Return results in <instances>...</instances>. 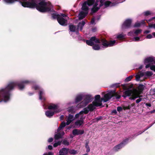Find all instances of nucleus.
<instances>
[{"label": "nucleus", "mask_w": 155, "mask_h": 155, "mask_svg": "<svg viewBox=\"0 0 155 155\" xmlns=\"http://www.w3.org/2000/svg\"><path fill=\"white\" fill-rule=\"evenodd\" d=\"M34 83V81L27 80L22 81L20 83L17 81L9 82L5 87L0 89V103L2 101L7 102L10 100L11 96L10 92L13 90L17 85L20 90H22L25 88V84L33 85Z\"/></svg>", "instance_id": "f257e3e1"}, {"label": "nucleus", "mask_w": 155, "mask_h": 155, "mask_svg": "<svg viewBox=\"0 0 155 155\" xmlns=\"http://www.w3.org/2000/svg\"><path fill=\"white\" fill-rule=\"evenodd\" d=\"M4 2L7 4H11L19 1L24 7L36 8L40 12H44L51 10L52 5L49 2L42 1L37 4L36 0H3Z\"/></svg>", "instance_id": "f03ea898"}, {"label": "nucleus", "mask_w": 155, "mask_h": 155, "mask_svg": "<svg viewBox=\"0 0 155 155\" xmlns=\"http://www.w3.org/2000/svg\"><path fill=\"white\" fill-rule=\"evenodd\" d=\"M114 96L117 99H119L120 97V95L114 91H108L104 95L103 98H101L99 95H96L94 97V100L92 103L89 104L87 107L84 108L85 113H88L89 111L93 110L96 107L102 106V101L104 102H106Z\"/></svg>", "instance_id": "7ed1b4c3"}, {"label": "nucleus", "mask_w": 155, "mask_h": 155, "mask_svg": "<svg viewBox=\"0 0 155 155\" xmlns=\"http://www.w3.org/2000/svg\"><path fill=\"white\" fill-rule=\"evenodd\" d=\"M144 85L142 84H140L138 87V90L131 89L127 90L124 92V95L123 97L125 98L127 96H131L130 98L131 99L134 100L139 97L140 94L143 90L144 88Z\"/></svg>", "instance_id": "20e7f679"}, {"label": "nucleus", "mask_w": 155, "mask_h": 155, "mask_svg": "<svg viewBox=\"0 0 155 155\" xmlns=\"http://www.w3.org/2000/svg\"><path fill=\"white\" fill-rule=\"evenodd\" d=\"M105 0H97L93 8L91 9V13H94L97 11L100 7L104 5V7H107L109 6H114L117 4L116 3H111L109 1H106L104 2Z\"/></svg>", "instance_id": "39448f33"}, {"label": "nucleus", "mask_w": 155, "mask_h": 155, "mask_svg": "<svg viewBox=\"0 0 155 155\" xmlns=\"http://www.w3.org/2000/svg\"><path fill=\"white\" fill-rule=\"evenodd\" d=\"M52 17L54 19L57 18L58 21L60 25L62 26L67 25L68 17L65 14H54L52 15Z\"/></svg>", "instance_id": "423d86ee"}, {"label": "nucleus", "mask_w": 155, "mask_h": 155, "mask_svg": "<svg viewBox=\"0 0 155 155\" xmlns=\"http://www.w3.org/2000/svg\"><path fill=\"white\" fill-rule=\"evenodd\" d=\"M87 113H85V110L84 108L83 110L79 113L75 114V117L76 119H78L75 122V125L77 127H79L84 123V120L85 118V116L84 114H86Z\"/></svg>", "instance_id": "0eeeda50"}, {"label": "nucleus", "mask_w": 155, "mask_h": 155, "mask_svg": "<svg viewBox=\"0 0 155 155\" xmlns=\"http://www.w3.org/2000/svg\"><path fill=\"white\" fill-rule=\"evenodd\" d=\"M48 109L50 110H53L54 111L48 110L45 112L46 115L49 118L53 116L54 113L60 112L61 110L59 109V106L58 104H51L48 107Z\"/></svg>", "instance_id": "6e6552de"}, {"label": "nucleus", "mask_w": 155, "mask_h": 155, "mask_svg": "<svg viewBox=\"0 0 155 155\" xmlns=\"http://www.w3.org/2000/svg\"><path fill=\"white\" fill-rule=\"evenodd\" d=\"M83 98L84 100L78 104V108H81L86 106L92 101L93 99L91 95L89 94L85 95L84 94Z\"/></svg>", "instance_id": "1a4fd4ad"}, {"label": "nucleus", "mask_w": 155, "mask_h": 155, "mask_svg": "<svg viewBox=\"0 0 155 155\" xmlns=\"http://www.w3.org/2000/svg\"><path fill=\"white\" fill-rule=\"evenodd\" d=\"M82 9L84 11H81L80 12L78 15V19L81 20L84 18L88 13V8L87 6L86 2H84L82 5Z\"/></svg>", "instance_id": "9d476101"}, {"label": "nucleus", "mask_w": 155, "mask_h": 155, "mask_svg": "<svg viewBox=\"0 0 155 155\" xmlns=\"http://www.w3.org/2000/svg\"><path fill=\"white\" fill-rule=\"evenodd\" d=\"M153 74L151 71H148L145 72H143L142 71L139 72L138 74L136 75V80L137 81H140V78L143 76L145 78H149Z\"/></svg>", "instance_id": "9b49d317"}, {"label": "nucleus", "mask_w": 155, "mask_h": 155, "mask_svg": "<svg viewBox=\"0 0 155 155\" xmlns=\"http://www.w3.org/2000/svg\"><path fill=\"white\" fill-rule=\"evenodd\" d=\"M32 88L34 89L35 90H39V99L41 100H45V98L44 97V95L45 94V92L44 90L41 88L39 86L37 85H34L32 87Z\"/></svg>", "instance_id": "f8f14e48"}, {"label": "nucleus", "mask_w": 155, "mask_h": 155, "mask_svg": "<svg viewBox=\"0 0 155 155\" xmlns=\"http://www.w3.org/2000/svg\"><path fill=\"white\" fill-rule=\"evenodd\" d=\"M101 42L102 43V45L103 47L105 48L113 46L116 44H117L116 41L115 40L110 41L108 42L106 40L103 39L101 40Z\"/></svg>", "instance_id": "ddd939ff"}, {"label": "nucleus", "mask_w": 155, "mask_h": 155, "mask_svg": "<svg viewBox=\"0 0 155 155\" xmlns=\"http://www.w3.org/2000/svg\"><path fill=\"white\" fill-rule=\"evenodd\" d=\"M100 43L99 40L96 38L95 37H92L90 38L89 40L86 41V44L90 46H92L93 45L99 44Z\"/></svg>", "instance_id": "4468645a"}, {"label": "nucleus", "mask_w": 155, "mask_h": 155, "mask_svg": "<svg viewBox=\"0 0 155 155\" xmlns=\"http://www.w3.org/2000/svg\"><path fill=\"white\" fill-rule=\"evenodd\" d=\"M153 62L155 64V58L153 57H150L145 58L144 63L146 65V68H149L151 65V63Z\"/></svg>", "instance_id": "2eb2a0df"}, {"label": "nucleus", "mask_w": 155, "mask_h": 155, "mask_svg": "<svg viewBox=\"0 0 155 155\" xmlns=\"http://www.w3.org/2000/svg\"><path fill=\"white\" fill-rule=\"evenodd\" d=\"M128 140L126 139L119 144L115 146L113 148L114 151H117L124 147L128 143Z\"/></svg>", "instance_id": "dca6fc26"}, {"label": "nucleus", "mask_w": 155, "mask_h": 155, "mask_svg": "<svg viewBox=\"0 0 155 155\" xmlns=\"http://www.w3.org/2000/svg\"><path fill=\"white\" fill-rule=\"evenodd\" d=\"M132 20L131 19H127L126 20L122 25V29H124L129 28L131 25Z\"/></svg>", "instance_id": "f3484780"}, {"label": "nucleus", "mask_w": 155, "mask_h": 155, "mask_svg": "<svg viewBox=\"0 0 155 155\" xmlns=\"http://www.w3.org/2000/svg\"><path fill=\"white\" fill-rule=\"evenodd\" d=\"M75 119V117L71 114H69L66 117V124L67 125H69Z\"/></svg>", "instance_id": "a211bd4d"}, {"label": "nucleus", "mask_w": 155, "mask_h": 155, "mask_svg": "<svg viewBox=\"0 0 155 155\" xmlns=\"http://www.w3.org/2000/svg\"><path fill=\"white\" fill-rule=\"evenodd\" d=\"M69 30L70 31L69 33L71 35V32H76V34L78 36L79 35V33L78 32H77L78 31V29H77V28H76V26L75 25H74L72 24H70L69 25Z\"/></svg>", "instance_id": "6ab92c4d"}, {"label": "nucleus", "mask_w": 155, "mask_h": 155, "mask_svg": "<svg viewBox=\"0 0 155 155\" xmlns=\"http://www.w3.org/2000/svg\"><path fill=\"white\" fill-rule=\"evenodd\" d=\"M84 94L80 93L77 95L75 99V102L76 103L80 101L83 98Z\"/></svg>", "instance_id": "aec40b11"}, {"label": "nucleus", "mask_w": 155, "mask_h": 155, "mask_svg": "<svg viewBox=\"0 0 155 155\" xmlns=\"http://www.w3.org/2000/svg\"><path fill=\"white\" fill-rule=\"evenodd\" d=\"M68 152V149L63 148L60 149L59 151V155H67Z\"/></svg>", "instance_id": "412c9836"}, {"label": "nucleus", "mask_w": 155, "mask_h": 155, "mask_svg": "<svg viewBox=\"0 0 155 155\" xmlns=\"http://www.w3.org/2000/svg\"><path fill=\"white\" fill-rule=\"evenodd\" d=\"M84 133V131L83 130L77 129H74L72 131V134L74 135L82 134Z\"/></svg>", "instance_id": "4be33fe9"}, {"label": "nucleus", "mask_w": 155, "mask_h": 155, "mask_svg": "<svg viewBox=\"0 0 155 155\" xmlns=\"http://www.w3.org/2000/svg\"><path fill=\"white\" fill-rule=\"evenodd\" d=\"M142 31L141 29H138L135 30L134 32L131 31L128 33V35L129 36L134 35V34H135V35H137L141 33Z\"/></svg>", "instance_id": "5701e85b"}, {"label": "nucleus", "mask_w": 155, "mask_h": 155, "mask_svg": "<svg viewBox=\"0 0 155 155\" xmlns=\"http://www.w3.org/2000/svg\"><path fill=\"white\" fill-rule=\"evenodd\" d=\"M85 24V22L84 21H82L81 22H79L77 25V29H78V31L79 30L81 31Z\"/></svg>", "instance_id": "b1692460"}, {"label": "nucleus", "mask_w": 155, "mask_h": 155, "mask_svg": "<svg viewBox=\"0 0 155 155\" xmlns=\"http://www.w3.org/2000/svg\"><path fill=\"white\" fill-rule=\"evenodd\" d=\"M76 107H71L68 108L67 110L68 112L71 113H74L76 110Z\"/></svg>", "instance_id": "393cba45"}, {"label": "nucleus", "mask_w": 155, "mask_h": 155, "mask_svg": "<svg viewBox=\"0 0 155 155\" xmlns=\"http://www.w3.org/2000/svg\"><path fill=\"white\" fill-rule=\"evenodd\" d=\"M64 134V132H62L61 133H58L55 135L54 137L56 140L62 137V136Z\"/></svg>", "instance_id": "a878e982"}, {"label": "nucleus", "mask_w": 155, "mask_h": 155, "mask_svg": "<svg viewBox=\"0 0 155 155\" xmlns=\"http://www.w3.org/2000/svg\"><path fill=\"white\" fill-rule=\"evenodd\" d=\"M95 0H87V1L85 2H84L86 3L87 6H90L92 5L94 3Z\"/></svg>", "instance_id": "bb28decb"}, {"label": "nucleus", "mask_w": 155, "mask_h": 155, "mask_svg": "<svg viewBox=\"0 0 155 155\" xmlns=\"http://www.w3.org/2000/svg\"><path fill=\"white\" fill-rule=\"evenodd\" d=\"M66 125V123L64 122H63L61 124L60 126L57 129V132H58L60 130L64 127Z\"/></svg>", "instance_id": "cd10ccee"}, {"label": "nucleus", "mask_w": 155, "mask_h": 155, "mask_svg": "<svg viewBox=\"0 0 155 155\" xmlns=\"http://www.w3.org/2000/svg\"><path fill=\"white\" fill-rule=\"evenodd\" d=\"M92 47L93 49L95 50H99L101 49V47L98 44H97L95 45H93Z\"/></svg>", "instance_id": "c85d7f7f"}, {"label": "nucleus", "mask_w": 155, "mask_h": 155, "mask_svg": "<svg viewBox=\"0 0 155 155\" xmlns=\"http://www.w3.org/2000/svg\"><path fill=\"white\" fill-rule=\"evenodd\" d=\"M152 14V12L149 11H147L144 12L143 13V14L145 16H147L150 15Z\"/></svg>", "instance_id": "c756f323"}, {"label": "nucleus", "mask_w": 155, "mask_h": 155, "mask_svg": "<svg viewBox=\"0 0 155 155\" xmlns=\"http://www.w3.org/2000/svg\"><path fill=\"white\" fill-rule=\"evenodd\" d=\"M125 37V35L123 34H120L116 35V38L119 39L123 38Z\"/></svg>", "instance_id": "7c9ffc66"}, {"label": "nucleus", "mask_w": 155, "mask_h": 155, "mask_svg": "<svg viewBox=\"0 0 155 155\" xmlns=\"http://www.w3.org/2000/svg\"><path fill=\"white\" fill-rule=\"evenodd\" d=\"M71 154H75L77 153V151L72 149V150H69L68 149V152Z\"/></svg>", "instance_id": "2f4dec72"}, {"label": "nucleus", "mask_w": 155, "mask_h": 155, "mask_svg": "<svg viewBox=\"0 0 155 155\" xmlns=\"http://www.w3.org/2000/svg\"><path fill=\"white\" fill-rule=\"evenodd\" d=\"M132 78H133L132 76H130L127 78L125 80V82H127L129 81H130L131 80V79H132Z\"/></svg>", "instance_id": "473e14b6"}, {"label": "nucleus", "mask_w": 155, "mask_h": 155, "mask_svg": "<svg viewBox=\"0 0 155 155\" xmlns=\"http://www.w3.org/2000/svg\"><path fill=\"white\" fill-rule=\"evenodd\" d=\"M61 141H58L56 143H55L53 145L54 147H55L58 146V145H59L61 144Z\"/></svg>", "instance_id": "72a5a7b5"}, {"label": "nucleus", "mask_w": 155, "mask_h": 155, "mask_svg": "<svg viewBox=\"0 0 155 155\" xmlns=\"http://www.w3.org/2000/svg\"><path fill=\"white\" fill-rule=\"evenodd\" d=\"M134 41H141L140 38L138 37H135L134 38Z\"/></svg>", "instance_id": "f704fd0d"}, {"label": "nucleus", "mask_w": 155, "mask_h": 155, "mask_svg": "<svg viewBox=\"0 0 155 155\" xmlns=\"http://www.w3.org/2000/svg\"><path fill=\"white\" fill-rule=\"evenodd\" d=\"M63 143L66 146H68L69 145V142L66 140H64L63 141Z\"/></svg>", "instance_id": "c9c22d12"}, {"label": "nucleus", "mask_w": 155, "mask_h": 155, "mask_svg": "<svg viewBox=\"0 0 155 155\" xmlns=\"http://www.w3.org/2000/svg\"><path fill=\"white\" fill-rule=\"evenodd\" d=\"M141 25V24H140V22H137V23H136L134 26V27H140V25Z\"/></svg>", "instance_id": "e433bc0d"}, {"label": "nucleus", "mask_w": 155, "mask_h": 155, "mask_svg": "<svg viewBox=\"0 0 155 155\" xmlns=\"http://www.w3.org/2000/svg\"><path fill=\"white\" fill-rule=\"evenodd\" d=\"M85 147L86 149V152H89L90 151V148L89 145L85 146Z\"/></svg>", "instance_id": "4c0bfd02"}, {"label": "nucleus", "mask_w": 155, "mask_h": 155, "mask_svg": "<svg viewBox=\"0 0 155 155\" xmlns=\"http://www.w3.org/2000/svg\"><path fill=\"white\" fill-rule=\"evenodd\" d=\"M149 67L150 68V69L151 70L155 72V65H151Z\"/></svg>", "instance_id": "58836bf2"}, {"label": "nucleus", "mask_w": 155, "mask_h": 155, "mask_svg": "<svg viewBox=\"0 0 155 155\" xmlns=\"http://www.w3.org/2000/svg\"><path fill=\"white\" fill-rule=\"evenodd\" d=\"M153 38V36L151 34H149L146 36V38L147 39H151Z\"/></svg>", "instance_id": "ea45409f"}, {"label": "nucleus", "mask_w": 155, "mask_h": 155, "mask_svg": "<svg viewBox=\"0 0 155 155\" xmlns=\"http://www.w3.org/2000/svg\"><path fill=\"white\" fill-rule=\"evenodd\" d=\"M150 28H153L155 29V23L154 24H150L149 26Z\"/></svg>", "instance_id": "a19ab883"}, {"label": "nucleus", "mask_w": 155, "mask_h": 155, "mask_svg": "<svg viewBox=\"0 0 155 155\" xmlns=\"http://www.w3.org/2000/svg\"><path fill=\"white\" fill-rule=\"evenodd\" d=\"M122 110V108L120 107H118L117 108V110L118 111L120 112Z\"/></svg>", "instance_id": "79ce46f5"}, {"label": "nucleus", "mask_w": 155, "mask_h": 155, "mask_svg": "<svg viewBox=\"0 0 155 155\" xmlns=\"http://www.w3.org/2000/svg\"><path fill=\"white\" fill-rule=\"evenodd\" d=\"M89 143V140H85V146L86 145H88V144Z\"/></svg>", "instance_id": "37998d69"}, {"label": "nucleus", "mask_w": 155, "mask_h": 155, "mask_svg": "<svg viewBox=\"0 0 155 155\" xmlns=\"http://www.w3.org/2000/svg\"><path fill=\"white\" fill-rule=\"evenodd\" d=\"M142 100V99L141 98H139L136 101V102L137 103H139L140 101H141Z\"/></svg>", "instance_id": "c03bdc74"}, {"label": "nucleus", "mask_w": 155, "mask_h": 155, "mask_svg": "<svg viewBox=\"0 0 155 155\" xmlns=\"http://www.w3.org/2000/svg\"><path fill=\"white\" fill-rule=\"evenodd\" d=\"M53 140V139L52 138H50L48 140V142L49 143L52 142Z\"/></svg>", "instance_id": "a18cd8bd"}, {"label": "nucleus", "mask_w": 155, "mask_h": 155, "mask_svg": "<svg viewBox=\"0 0 155 155\" xmlns=\"http://www.w3.org/2000/svg\"><path fill=\"white\" fill-rule=\"evenodd\" d=\"M94 20L95 19L94 18H93L91 21V24H95V23H94Z\"/></svg>", "instance_id": "49530a36"}, {"label": "nucleus", "mask_w": 155, "mask_h": 155, "mask_svg": "<svg viewBox=\"0 0 155 155\" xmlns=\"http://www.w3.org/2000/svg\"><path fill=\"white\" fill-rule=\"evenodd\" d=\"M64 118V116L63 115H61L60 117V119L61 120H62Z\"/></svg>", "instance_id": "de8ad7c7"}, {"label": "nucleus", "mask_w": 155, "mask_h": 155, "mask_svg": "<svg viewBox=\"0 0 155 155\" xmlns=\"http://www.w3.org/2000/svg\"><path fill=\"white\" fill-rule=\"evenodd\" d=\"M48 148L49 150H51L52 149V147L51 145H49L48 146Z\"/></svg>", "instance_id": "09e8293b"}, {"label": "nucleus", "mask_w": 155, "mask_h": 155, "mask_svg": "<svg viewBox=\"0 0 155 155\" xmlns=\"http://www.w3.org/2000/svg\"><path fill=\"white\" fill-rule=\"evenodd\" d=\"M153 125V124H152L150 127H148L147 129H145L143 131L141 132V133H140L138 135L141 134L142 133L144 132L145 130H146L148 129L151 126H152Z\"/></svg>", "instance_id": "8fccbe9b"}, {"label": "nucleus", "mask_w": 155, "mask_h": 155, "mask_svg": "<svg viewBox=\"0 0 155 155\" xmlns=\"http://www.w3.org/2000/svg\"><path fill=\"white\" fill-rule=\"evenodd\" d=\"M97 30V28H93L92 30V31L93 32H94L95 31H96Z\"/></svg>", "instance_id": "3c124183"}, {"label": "nucleus", "mask_w": 155, "mask_h": 155, "mask_svg": "<svg viewBox=\"0 0 155 155\" xmlns=\"http://www.w3.org/2000/svg\"><path fill=\"white\" fill-rule=\"evenodd\" d=\"M140 24H141V25H142V24H144L145 23V21H144V20H142L140 22Z\"/></svg>", "instance_id": "603ef678"}, {"label": "nucleus", "mask_w": 155, "mask_h": 155, "mask_svg": "<svg viewBox=\"0 0 155 155\" xmlns=\"http://www.w3.org/2000/svg\"><path fill=\"white\" fill-rule=\"evenodd\" d=\"M150 31H148V30H147V31H144V33H145V34H148L150 32Z\"/></svg>", "instance_id": "864d4df0"}, {"label": "nucleus", "mask_w": 155, "mask_h": 155, "mask_svg": "<svg viewBox=\"0 0 155 155\" xmlns=\"http://www.w3.org/2000/svg\"><path fill=\"white\" fill-rule=\"evenodd\" d=\"M147 106H149V107H150L151 106V104H148V103H146L145 104Z\"/></svg>", "instance_id": "5fc2aeb1"}, {"label": "nucleus", "mask_w": 155, "mask_h": 155, "mask_svg": "<svg viewBox=\"0 0 155 155\" xmlns=\"http://www.w3.org/2000/svg\"><path fill=\"white\" fill-rule=\"evenodd\" d=\"M53 153L52 152H49L48 153V155H53Z\"/></svg>", "instance_id": "6e6d98bb"}, {"label": "nucleus", "mask_w": 155, "mask_h": 155, "mask_svg": "<svg viewBox=\"0 0 155 155\" xmlns=\"http://www.w3.org/2000/svg\"><path fill=\"white\" fill-rule=\"evenodd\" d=\"M143 67V65H140L139 66V69H141Z\"/></svg>", "instance_id": "4d7b16f0"}, {"label": "nucleus", "mask_w": 155, "mask_h": 155, "mask_svg": "<svg viewBox=\"0 0 155 155\" xmlns=\"http://www.w3.org/2000/svg\"><path fill=\"white\" fill-rule=\"evenodd\" d=\"M113 112L116 114L117 113V111L116 110H114L113 111Z\"/></svg>", "instance_id": "13d9d810"}, {"label": "nucleus", "mask_w": 155, "mask_h": 155, "mask_svg": "<svg viewBox=\"0 0 155 155\" xmlns=\"http://www.w3.org/2000/svg\"><path fill=\"white\" fill-rule=\"evenodd\" d=\"M96 119L97 120V121H98V120H100V117H99V118H96Z\"/></svg>", "instance_id": "bf43d9fd"}, {"label": "nucleus", "mask_w": 155, "mask_h": 155, "mask_svg": "<svg viewBox=\"0 0 155 155\" xmlns=\"http://www.w3.org/2000/svg\"><path fill=\"white\" fill-rule=\"evenodd\" d=\"M153 35L155 37V32H153L152 33Z\"/></svg>", "instance_id": "052dcab7"}, {"label": "nucleus", "mask_w": 155, "mask_h": 155, "mask_svg": "<svg viewBox=\"0 0 155 155\" xmlns=\"http://www.w3.org/2000/svg\"><path fill=\"white\" fill-rule=\"evenodd\" d=\"M151 19H150L148 21H147V22H148V21H151Z\"/></svg>", "instance_id": "680f3d73"}, {"label": "nucleus", "mask_w": 155, "mask_h": 155, "mask_svg": "<svg viewBox=\"0 0 155 155\" xmlns=\"http://www.w3.org/2000/svg\"><path fill=\"white\" fill-rule=\"evenodd\" d=\"M154 112L153 111V110L151 111V113H154Z\"/></svg>", "instance_id": "e2e57ef3"}, {"label": "nucleus", "mask_w": 155, "mask_h": 155, "mask_svg": "<svg viewBox=\"0 0 155 155\" xmlns=\"http://www.w3.org/2000/svg\"><path fill=\"white\" fill-rule=\"evenodd\" d=\"M130 106H128V108H127V109H130Z\"/></svg>", "instance_id": "0e129e2a"}, {"label": "nucleus", "mask_w": 155, "mask_h": 155, "mask_svg": "<svg viewBox=\"0 0 155 155\" xmlns=\"http://www.w3.org/2000/svg\"><path fill=\"white\" fill-rule=\"evenodd\" d=\"M87 155V153H86V154H83V155Z\"/></svg>", "instance_id": "69168bd1"}, {"label": "nucleus", "mask_w": 155, "mask_h": 155, "mask_svg": "<svg viewBox=\"0 0 155 155\" xmlns=\"http://www.w3.org/2000/svg\"><path fill=\"white\" fill-rule=\"evenodd\" d=\"M153 111H154V112H155V109L154 110H153Z\"/></svg>", "instance_id": "338daca9"}, {"label": "nucleus", "mask_w": 155, "mask_h": 155, "mask_svg": "<svg viewBox=\"0 0 155 155\" xmlns=\"http://www.w3.org/2000/svg\"><path fill=\"white\" fill-rule=\"evenodd\" d=\"M29 94H30V95H31V94H30V93H29Z\"/></svg>", "instance_id": "774afa93"}]
</instances>
